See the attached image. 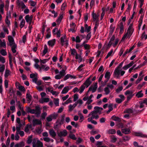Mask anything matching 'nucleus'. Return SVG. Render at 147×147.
<instances>
[{"instance_id": "f257e3e1", "label": "nucleus", "mask_w": 147, "mask_h": 147, "mask_svg": "<svg viewBox=\"0 0 147 147\" xmlns=\"http://www.w3.org/2000/svg\"><path fill=\"white\" fill-rule=\"evenodd\" d=\"M42 109L40 107L39 105L35 106V109H31L29 107L26 108V111L27 113H30L32 114H35L36 115V117L38 118L41 113V110Z\"/></svg>"}, {"instance_id": "f03ea898", "label": "nucleus", "mask_w": 147, "mask_h": 147, "mask_svg": "<svg viewBox=\"0 0 147 147\" xmlns=\"http://www.w3.org/2000/svg\"><path fill=\"white\" fill-rule=\"evenodd\" d=\"M8 39L9 43L7 44V45L11 47L12 52L13 53H16V49L17 48V45L14 42L13 38L11 36H8Z\"/></svg>"}, {"instance_id": "7ed1b4c3", "label": "nucleus", "mask_w": 147, "mask_h": 147, "mask_svg": "<svg viewBox=\"0 0 147 147\" xmlns=\"http://www.w3.org/2000/svg\"><path fill=\"white\" fill-rule=\"evenodd\" d=\"M132 26L133 24H131L127 29V32L123 36L122 40H124L126 37L129 38L133 32Z\"/></svg>"}, {"instance_id": "20e7f679", "label": "nucleus", "mask_w": 147, "mask_h": 147, "mask_svg": "<svg viewBox=\"0 0 147 147\" xmlns=\"http://www.w3.org/2000/svg\"><path fill=\"white\" fill-rule=\"evenodd\" d=\"M125 73V71H124L120 70V69L116 68L115 70L113 76L115 78H119L120 76H123Z\"/></svg>"}, {"instance_id": "39448f33", "label": "nucleus", "mask_w": 147, "mask_h": 147, "mask_svg": "<svg viewBox=\"0 0 147 147\" xmlns=\"http://www.w3.org/2000/svg\"><path fill=\"white\" fill-rule=\"evenodd\" d=\"M110 76L111 74L110 72L107 71L105 74V78L103 79V81H102V82L103 83H107L109 80Z\"/></svg>"}, {"instance_id": "423d86ee", "label": "nucleus", "mask_w": 147, "mask_h": 147, "mask_svg": "<svg viewBox=\"0 0 147 147\" xmlns=\"http://www.w3.org/2000/svg\"><path fill=\"white\" fill-rule=\"evenodd\" d=\"M94 84L93 85H91L89 88L88 92L89 91H92V93H94L96 91L98 83H94Z\"/></svg>"}, {"instance_id": "0eeeda50", "label": "nucleus", "mask_w": 147, "mask_h": 147, "mask_svg": "<svg viewBox=\"0 0 147 147\" xmlns=\"http://www.w3.org/2000/svg\"><path fill=\"white\" fill-rule=\"evenodd\" d=\"M91 83H83L81 85L80 87V90L79 93L80 94L83 92L85 88H87L91 84Z\"/></svg>"}, {"instance_id": "6e6552de", "label": "nucleus", "mask_w": 147, "mask_h": 147, "mask_svg": "<svg viewBox=\"0 0 147 147\" xmlns=\"http://www.w3.org/2000/svg\"><path fill=\"white\" fill-rule=\"evenodd\" d=\"M138 112L139 111H137L135 109H134L133 110L131 108L126 109L124 112V113H133V114H134L135 113H138Z\"/></svg>"}, {"instance_id": "1a4fd4ad", "label": "nucleus", "mask_w": 147, "mask_h": 147, "mask_svg": "<svg viewBox=\"0 0 147 147\" xmlns=\"http://www.w3.org/2000/svg\"><path fill=\"white\" fill-rule=\"evenodd\" d=\"M61 44L62 46L64 45V43L65 42V44L66 46H67L68 43V42L66 40V37L65 35H64L63 36L61 37L60 38Z\"/></svg>"}, {"instance_id": "9d476101", "label": "nucleus", "mask_w": 147, "mask_h": 147, "mask_svg": "<svg viewBox=\"0 0 147 147\" xmlns=\"http://www.w3.org/2000/svg\"><path fill=\"white\" fill-rule=\"evenodd\" d=\"M17 4L19 7H21L22 9H25L26 8V6L24 3L20 0H17L16 1Z\"/></svg>"}, {"instance_id": "9b49d317", "label": "nucleus", "mask_w": 147, "mask_h": 147, "mask_svg": "<svg viewBox=\"0 0 147 147\" xmlns=\"http://www.w3.org/2000/svg\"><path fill=\"white\" fill-rule=\"evenodd\" d=\"M99 15L98 13H97V14L94 13V11L92 12V16L93 18V20L94 21H96V22H97L98 21V17Z\"/></svg>"}, {"instance_id": "f8f14e48", "label": "nucleus", "mask_w": 147, "mask_h": 147, "mask_svg": "<svg viewBox=\"0 0 147 147\" xmlns=\"http://www.w3.org/2000/svg\"><path fill=\"white\" fill-rule=\"evenodd\" d=\"M57 134L58 136L61 138L62 136H65L67 135V133L66 130H64L63 131H61L60 132H58Z\"/></svg>"}, {"instance_id": "ddd939ff", "label": "nucleus", "mask_w": 147, "mask_h": 147, "mask_svg": "<svg viewBox=\"0 0 147 147\" xmlns=\"http://www.w3.org/2000/svg\"><path fill=\"white\" fill-rule=\"evenodd\" d=\"M25 19L26 22L29 23L30 25L31 24V22L32 20V16L31 15L30 16L29 15H27L25 17Z\"/></svg>"}, {"instance_id": "4468645a", "label": "nucleus", "mask_w": 147, "mask_h": 147, "mask_svg": "<svg viewBox=\"0 0 147 147\" xmlns=\"http://www.w3.org/2000/svg\"><path fill=\"white\" fill-rule=\"evenodd\" d=\"M37 86H36V88L38 91L40 92L43 90L44 88V86L43 85H42V83H36Z\"/></svg>"}, {"instance_id": "2eb2a0df", "label": "nucleus", "mask_w": 147, "mask_h": 147, "mask_svg": "<svg viewBox=\"0 0 147 147\" xmlns=\"http://www.w3.org/2000/svg\"><path fill=\"white\" fill-rule=\"evenodd\" d=\"M67 69V67L65 65H63L62 69L59 72V74L62 77H63L65 74V72Z\"/></svg>"}, {"instance_id": "dca6fc26", "label": "nucleus", "mask_w": 147, "mask_h": 147, "mask_svg": "<svg viewBox=\"0 0 147 147\" xmlns=\"http://www.w3.org/2000/svg\"><path fill=\"white\" fill-rule=\"evenodd\" d=\"M33 125L34 126L37 125H40L42 123L41 121L38 119H34L32 121Z\"/></svg>"}, {"instance_id": "f3484780", "label": "nucleus", "mask_w": 147, "mask_h": 147, "mask_svg": "<svg viewBox=\"0 0 147 147\" xmlns=\"http://www.w3.org/2000/svg\"><path fill=\"white\" fill-rule=\"evenodd\" d=\"M49 134L54 139L55 138L56 136V134L53 129H52L50 130Z\"/></svg>"}, {"instance_id": "a211bd4d", "label": "nucleus", "mask_w": 147, "mask_h": 147, "mask_svg": "<svg viewBox=\"0 0 147 147\" xmlns=\"http://www.w3.org/2000/svg\"><path fill=\"white\" fill-rule=\"evenodd\" d=\"M121 131L122 133L125 134H129L131 132L129 129L127 128L122 129Z\"/></svg>"}, {"instance_id": "6ab92c4d", "label": "nucleus", "mask_w": 147, "mask_h": 147, "mask_svg": "<svg viewBox=\"0 0 147 147\" xmlns=\"http://www.w3.org/2000/svg\"><path fill=\"white\" fill-rule=\"evenodd\" d=\"M56 123H57V124L55 125L54 127V128L55 129H59V128L60 127L61 125L63 124L60 122H59L58 120L56 122Z\"/></svg>"}, {"instance_id": "aec40b11", "label": "nucleus", "mask_w": 147, "mask_h": 147, "mask_svg": "<svg viewBox=\"0 0 147 147\" xmlns=\"http://www.w3.org/2000/svg\"><path fill=\"white\" fill-rule=\"evenodd\" d=\"M55 42V39H53L48 41V44L49 46L51 47H53L54 45Z\"/></svg>"}, {"instance_id": "412c9836", "label": "nucleus", "mask_w": 147, "mask_h": 147, "mask_svg": "<svg viewBox=\"0 0 147 147\" xmlns=\"http://www.w3.org/2000/svg\"><path fill=\"white\" fill-rule=\"evenodd\" d=\"M142 90L139 91L136 94V96L138 98H139L143 97L144 94L143 93H142Z\"/></svg>"}, {"instance_id": "4be33fe9", "label": "nucleus", "mask_w": 147, "mask_h": 147, "mask_svg": "<svg viewBox=\"0 0 147 147\" xmlns=\"http://www.w3.org/2000/svg\"><path fill=\"white\" fill-rule=\"evenodd\" d=\"M124 31L123 23L121 22L120 23V33H122Z\"/></svg>"}, {"instance_id": "5701e85b", "label": "nucleus", "mask_w": 147, "mask_h": 147, "mask_svg": "<svg viewBox=\"0 0 147 147\" xmlns=\"http://www.w3.org/2000/svg\"><path fill=\"white\" fill-rule=\"evenodd\" d=\"M40 69H43L45 71H47L49 69V67L46 65H42L40 67Z\"/></svg>"}, {"instance_id": "b1692460", "label": "nucleus", "mask_w": 147, "mask_h": 147, "mask_svg": "<svg viewBox=\"0 0 147 147\" xmlns=\"http://www.w3.org/2000/svg\"><path fill=\"white\" fill-rule=\"evenodd\" d=\"M69 90L68 86H66L65 87L62 91H61V93L62 94H66L67 93Z\"/></svg>"}, {"instance_id": "393cba45", "label": "nucleus", "mask_w": 147, "mask_h": 147, "mask_svg": "<svg viewBox=\"0 0 147 147\" xmlns=\"http://www.w3.org/2000/svg\"><path fill=\"white\" fill-rule=\"evenodd\" d=\"M36 144H37L36 147H43V144L42 142L39 140H37Z\"/></svg>"}, {"instance_id": "a878e982", "label": "nucleus", "mask_w": 147, "mask_h": 147, "mask_svg": "<svg viewBox=\"0 0 147 147\" xmlns=\"http://www.w3.org/2000/svg\"><path fill=\"white\" fill-rule=\"evenodd\" d=\"M0 47H1L4 48L6 47V42L4 40H3V42H2L1 40H0Z\"/></svg>"}, {"instance_id": "bb28decb", "label": "nucleus", "mask_w": 147, "mask_h": 147, "mask_svg": "<svg viewBox=\"0 0 147 147\" xmlns=\"http://www.w3.org/2000/svg\"><path fill=\"white\" fill-rule=\"evenodd\" d=\"M112 118L114 121H117L119 122H120L121 121V119L118 117L113 116L112 117Z\"/></svg>"}, {"instance_id": "cd10ccee", "label": "nucleus", "mask_w": 147, "mask_h": 147, "mask_svg": "<svg viewBox=\"0 0 147 147\" xmlns=\"http://www.w3.org/2000/svg\"><path fill=\"white\" fill-rule=\"evenodd\" d=\"M32 136L31 135L29 136L28 138L27 143L28 144H30L32 141Z\"/></svg>"}, {"instance_id": "c85d7f7f", "label": "nucleus", "mask_w": 147, "mask_h": 147, "mask_svg": "<svg viewBox=\"0 0 147 147\" xmlns=\"http://www.w3.org/2000/svg\"><path fill=\"white\" fill-rule=\"evenodd\" d=\"M48 51V47L46 45H45L44 47V49L43 51V55L42 56H44Z\"/></svg>"}, {"instance_id": "c756f323", "label": "nucleus", "mask_w": 147, "mask_h": 147, "mask_svg": "<svg viewBox=\"0 0 147 147\" xmlns=\"http://www.w3.org/2000/svg\"><path fill=\"white\" fill-rule=\"evenodd\" d=\"M108 107L109 108V109L108 111H107V114L109 113L111 111H112L113 109V108L112 104H110V105H109Z\"/></svg>"}, {"instance_id": "7c9ffc66", "label": "nucleus", "mask_w": 147, "mask_h": 147, "mask_svg": "<svg viewBox=\"0 0 147 147\" xmlns=\"http://www.w3.org/2000/svg\"><path fill=\"white\" fill-rule=\"evenodd\" d=\"M76 59H78V62L80 63L82 61V58L80 55H78L77 53H76Z\"/></svg>"}, {"instance_id": "2f4dec72", "label": "nucleus", "mask_w": 147, "mask_h": 147, "mask_svg": "<svg viewBox=\"0 0 147 147\" xmlns=\"http://www.w3.org/2000/svg\"><path fill=\"white\" fill-rule=\"evenodd\" d=\"M26 97L28 99V101L30 102L32 100V97L30 93H27L26 95Z\"/></svg>"}, {"instance_id": "473e14b6", "label": "nucleus", "mask_w": 147, "mask_h": 147, "mask_svg": "<svg viewBox=\"0 0 147 147\" xmlns=\"http://www.w3.org/2000/svg\"><path fill=\"white\" fill-rule=\"evenodd\" d=\"M37 138H34L32 140V143L33 144V147H36L37 144H36V141H37Z\"/></svg>"}, {"instance_id": "72a5a7b5", "label": "nucleus", "mask_w": 147, "mask_h": 147, "mask_svg": "<svg viewBox=\"0 0 147 147\" xmlns=\"http://www.w3.org/2000/svg\"><path fill=\"white\" fill-rule=\"evenodd\" d=\"M0 53L3 56H5L7 55V53L5 50L3 49L0 51Z\"/></svg>"}, {"instance_id": "f704fd0d", "label": "nucleus", "mask_w": 147, "mask_h": 147, "mask_svg": "<svg viewBox=\"0 0 147 147\" xmlns=\"http://www.w3.org/2000/svg\"><path fill=\"white\" fill-rule=\"evenodd\" d=\"M10 74V71L7 69H6L5 72V77H7Z\"/></svg>"}, {"instance_id": "c9c22d12", "label": "nucleus", "mask_w": 147, "mask_h": 147, "mask_svg": "<svg viewBox=\"0 0 147 147\" xmlns=\"http://www.w3.org/2000/svg\"><path fill=\"white\" fill-rule=\"evenodd\" d=\"M69 136L71 139L73 140H76L77 139L74 134H70Z\"/></svg>"}, {"instance_id": "e433bc0d", "label": "nucleus", "mask_w": 147, "mask_h": 147, "mask_svg": "<svg viewBox=\"0 0 147 147\" xmlns=\"http://www.w3.org/2000/svg\"><path fill=\"white\" fill-rule=\"evenodd\" d=\"M63 18V16L61 14L60 16H59V17L58 18V19L57 20L56 22L59 24L60 23Z\"/></svg>"}, {"instance_id": "4c0bfd02", "label": "nucleus", "mask_w": 147, "mask_h": 147, "mask_svg": "<svg viewBox=\"0 0 147 147\" xmlns=\"http://www.w3.org/2000/svg\"><path fill=\"white\" fill-rule=\"evenodd\" d=\"M52 117V118L53 119H56L57 117L58 116V114L55 113L50 115Z\"/></svg>"}, {"instance_id": "58836bf2", "label": "nucleus", "mask_w": 147, "mask_h": 147, "mask_svg": "<svg viewBox=\"0 0 147 147\" xmlns=\"http://www.w3.org/2000/svg\"><path fill=\"white\" fill-rule=\"evenodd\" d=\"M25 22L24 19L22 20L20 24V26L21 28H22L24 26Z\"/></svg>"}, {"instance_id": "ea45409f", "label": "nucleus", "mask_w": 147, "mask_h": 147, "mask_svg": "<svg viewBox=\"0 0 147 147\" xmlns=\"http://www.w3.org/2000/svg\"><path fill=\"white\" fill-rule=\"evenodd\" d=\"M4 5L3 3L0 5V11L2 13H3V7Z\"/></svg>"}, {"instance_id": "a19ab883", "label": "nucleus", "mask_w": 147, "mask_h": 147, "mask_svg": "<svg viewBox=\"0 0 147 147\" xmlns=\"http://www.w3.org/2000/svg\"><path fill=\"white\" fill-rule=\"evenodd\" d=\"M104 90L106 94L107 95L109 94L110 92L109 89L108 88V87H107L105 88Z\"/></svg>"}, {"instance_id": "79ce46f5", "label": "nucleus", "mask_w": 147, "mask_h": 147, "mask_svg": "<svg viewBox=\"0 0 147 147\" xmlns=\"http://www.w3.org/2000/svg\"><path fill=\"white\" fill-rule=\"evenodd\" d=\"M47 114L46 112H43L41 115V117L42 119H45V118L46 116L47 115Z\"/></svg>"}, {"instance_id": "37998d69", "label": "nucleus", "mask_w": 147, "mask_h": 147, "mask_svg": "<svg viewBox=\"0 0 147 147\" xmlns=\"http://www.w3.org/2000/svg\"><path fill=\"white\" fill-rule=\"evenodd\" d=\"M5 22L6 24H8V25L10 24V22L9 21L8 19V13L7 14V16L5 18Z\"/></svg>"}, {"instance_id": "c03bdc74", "label": "nucleus", "mask_w": 147, "mask_h": 147, "mask_svg": "<svg viewBox=\"0 0 147 147\" xmlns=\"http://www.w3.org/2000/svg\"><path fill=\"white\" fill-rule=\"evenodd\" d=\"M109 132L110 134H115L116 133V131L115 129H111L109 130Z\"/></svg>"}, {"instance_id": "a18cd8bd", "label": "nucleus", "mask_w": 147, "mask_h": 147, "mask_svg": "<svg viewBox=\"0 0 147 147\" xmlns=\"http://www.w3.org/2000/svg\"><path fill=\"white\" fill-rule=\"evenodd\" d=\"M54 99V103L56 106H59V98H55Z\"/></svg>"}, {"instance_id": "49530a36", "label": "nucleus", "mask_w": 147, "mask_h": 147, "mask_svg": "<svg viewBox=\"0 0 147 147\" xmlns=\"http://www.w3.org/2000/svg\"><path fill=\"white\" fill-rule=\"evenodd\" d=\"M65 115V114H63L61 117V119L60 122L61 123L63 124L64 121V118Z\"/></svg>"}, {"instance_id": "de8ad7c7", "label": "nucleus", "mask_w": 147, "mask_h": 147, "mask_svg": "<svg viewBox=\"0 0 147 147\" xmlns=\"http://www.w3.org/2000/svg\"><path fill=\"white\" fill-rule=\"evenodd\" d=\"M71 98H69L64 103H63V105L64 104H67L69 103H71L72 102V100H71Z\"/></svg>"}, {"instance_id": "09e8293b", "label": "nucleus", "mask_w": 147, "mask_h": 147, "mask_svg": "<svg viewBox=\"0 0 147 147\" xmlns=\"http://www.w3.org/2000/svg\"><path fill=\"white\" fill-rule=\"evenodd\" d=\"M5 62V58L0 55V62H1L2 63H4Z\"/></svg>"}, {"instance_id": "8fccbe9b", "label": "nucleus", "mask_w": 147, "mask_h": 147, "mask_svg": "<svg viewBox=\"0 0 147 147\" xmlns=\"http://www.w3.org/2000/svg\"><path fill=\"white\" fill-rule=\"evenodd\" d=\"M133 145L135 146L134 147H143V146L141 145H138V143L136 142H134Z\"/></svg>"}, {"instance_id": "3c124183", "label": "nucleus", "mask_w": 147, "mask_h": 147, "mask_svg": "<svg viewBox=\"0 0 147 147\" xmlns=\"http://www.w3.org/2000/svg\"><path fill=\"white\" fill-rule=\"evenodd\" d=\"M67 4L65 2H64L62 5L61 9L62 10H64L65 7L66 6Z\"/></svg>"}, {"instance_id": "603ef678", "label": "nucleus", "mask_w": 147, "mask_h": 147, "mask_svg": "<svg viewBox=\"0 0 147 147\" xmlns=\"http://www.w3.org/2000/svg\"><path fill=\"white\" fill-rule=\"evenodd\" d=\"M143 101H141L139 102V104L140 105L139 107L140 108H143L144 107V103L143 102Z\"/></svg>"}, {"instance_id": "864d4df0", "label": "nucleus", "mask_w": 147, "mask_h": 147, "mask_svg": "<svg viewBox=\"0 0 147 147\" xmlns=\"http://www.w3.org/2000/svg\"><path fill=\"white\" fill-rule=\"evenodd\" d=\"M116 102L118 104H120L123 101L119 98H116L115 99Z\"/></svg>"}, {"instance_id": "5fc2aeb1", "label": "nucleus", "mask_w": 147, "mask_h": 147, "mask_svg": "<svg viewBox=\"0 0 147 147\" xmlns=\"http://www.w3.org/2000/svg\"><path fill=\"white\" fill-rule=\"evenodd\" d=\"M135 135L141 137H144V135L141 133H138V132H136L135 133Z\"/></svg>"}, {"instance_id": "6e6d98bb", "label": "nucleus", "mask_w": 147, "mask_h": 147, "mask_svg": "<svg viewBox=\"0 0 147 147\" xmlns=\"http://www.w3.org/2000/svg\"><path fill=\"white\" fill-rule=\"evenodd\" d=\"M71 51V54L73 55H74L76 54V50L75 49H70Z\"/></svg>"}, {"instance_id": "4d7b16f0", "label": "nucleus", "mask_w": 147, "mask_h": 147, "mask_svg": "<svg viewBox=\"0 0 147 147\" xmlns=\"http://www.w3.org/2000/svg\"><path fill=\"white\" fill-rule=\"evenodd\" d=\"M113 50H112L109 52L107 54V55L106 57H105V59H107L109 57L111 56L113 53Z\"/></svg>"}, {"instance_id": "13d9d810", "label": "nucleus", "mask_w": 147, "mask_h": 147, "mask_svg": "<svg viewBox=\"0 0 147 147\" xmlns=\"http://www.w3.org/2000/svg\"><path fill=\"white\" fill-rule=\"evenodd\" d=\"M99 112H101V111H100L99 110H94L93 111L91 112V114L92 115H94V114H96L99 113Z\"/></svg>"}, {"instance_id": "bf43d9fd", "label": "nucleus", "mask_w": 147, "mask_h": 147, "mask_svg": "<svg viewBox=\"0 0 147 147\" xmlns=\"http://www.w3.org/2000/svg\"><path fill=\"white\" fill-rule=\"evenodd\" d=\"M123 89V87L122 86H120L116 89V91L117 93H119Z\"/></svg>"}, {"instance_id": "052dcab7", "label": "nucleus", "mask_w": 147, "mask_h": 147, "mask_svg": "<svg viewBox=\"0 0 147 147\" xmlns=\"http://www.w3.org/2000/svg\"><path fill=\"white\" fill-rule=\"evenodd\" d=\"M78 98V95L76 94L74 95V101H76Z\"/></svg>"}, {"instance_id": "680f3d73", "label": "nucleus", "mask_w": 147, "mask_h": 147, "mask_svg": "<svg viewBox=\"0 0 147 147\" xmlns=\"http://www.w3.org/2000/svg\"><path fill=\"white\" fill-rule=\"evenodd\" d=\"M143 76H139L137 80L136 83H139L143 79Z\"/></svg>"}, {"instance_id": "e2e57ef3", "label": "nucleus", "mask_w": 147, "mask_h": 147, "mask_svg": "<svg viewBox=\"0 0 147 147\" xmlns=\"http://www.w3.org/2000/svg\"><path fill=\"white\" fill-rule=\"evenodd\" d=\"M5 68V65H3L2 66L0 67V72H3Z\"/></svg>"}, {"instance_id": "0e129e2a", "label": "nucleus", "mask_w": 147, "mask_h": 147, "mask_svg": "<svg viewBox=\"0 0 147 147\" xmlns=\"http://www.w3.org/2000/svg\"><path fill=\"white\" fill-rule=\"evenodd\" d=\"M48 122H50L52 120V118L51 115H50L46 118Z\"/></svg>"}, {"instance_id": "69168bd1", "label": "nucleus", "mask_w": 147, "mask_h": 147, "mask_svg": "<svg viewBox=\"0 0 147 147\" xmlns=\"http://www.w3.org/2000/svg\"><path fill=\"white\" fill-rule=\"evenodd\" d=\"M30 5L31 6H34L36 4V2H34L32 0H31L30 1Z\"/></svg>"}, {"instance_id": "338daca9", "label": "nucleus", "mask_w": 147, "mask_h": 147, "mask_svg": "<svg viewBox=\"0 0 147 147\" xmlns=\"http://www.w3.org/2000/svg\"><path fill=\"white\" fill-rule=\"evenodd\" d=\"M3 30L4 31V32L5 33H6L8 34H9V31L8 30V29L5 27H4L3 28Z\"/></svg>"}, {"instance_id": "774afa93", "label": "nucleus", "mask_w": 147, "mask_h": 147, "mask_svg": "<svg viewBox=\"0 0 147 147\" xmlns=\"http://www.w3.org/2000/svg\"><path fill=\"white\" fill-rule=\"evenodd\" d=\"M123 139L125 141H128L130 139V138L128 136H125L123 137Z\"/></svg>"}]
</instances>
